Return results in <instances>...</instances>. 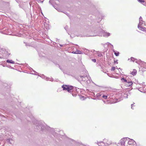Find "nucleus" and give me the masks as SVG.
<instances>
[{"label":"nucleus","mask_w":146,"mask_h":146,"mask_svg":"<svg viewBox=\"0 0 146 146\" xmlns=\"http://www.w3.org/2000/svg\"><path fill=\"white\" fill-rule=\"evenodd\" d=\"M34 125H35V128L37 129H41L43 131L45 130H49L50 128L48 126L46 125H44L40 122L37 120H35L34 121Z\"/></svg>","instance_id":"obj_1"},{"label":"nucleus","mask_w":146,"mask_h":146,"mask_svg":"<svg viewBox=\"0 0 146 146\" xmlns=\"http://www.w3.org/2000/svg\"><path fill=\"white\" fill-rule=\"evenodd\" d=\"M76 79L79 82H81V81L86 82V83L89 84L90 82V80L89 79L90 77L88 78V77L86 76H76L75 77Z\"/></svg>","instance_id":"obj_2"},{"label":"nucleus","mask_w":146,"mask_h":146,"mask_svg":"<svg viewBox=\"0 0 146 146\" xmlns=\"http://www.w3.org/2000/svg\"><path fill=\"white\" fill-rule=\"evenodd\" d=\"M101 31L100 33L97 34L98 36H102L103 35L105 37H108L110 36V33L104 32V30L101 29Z\"/></svg>","instance_id":"obj_3"},{"label":"nucleus","mask_w":146,"mask_h":146,"mask_svg":"<svg viewBox=\"0 0 146 146\" xmlns=\"http://www.w3.org/2000/svg\"><path fill=\"white\" fill-rule=\"evenodd\" d=\"M127 139H129L128 138H124L123 139H121L120 141V143L121 145H124L125 144V142Z\"/></svg>","instance_id":"obj_4"},{"label":"nucleus","mask_w":146,"mask_h":146,"mask_svg":"<svg viewBox=\"0 0 146 146\" xmlns=\"http://www.w3.org/2000/svg\"><path fill=\"white\" fill-rule=\"evenodd\" d=\"M73 86H72L68 85L67 87V89L66 90H67L68 92H71L73 88Z\"/></svg>","instance_id":"obj_5"},{"label":"nucleus","mask_w":146,"mask_h":146,"mask_svg":"<svg viewBox=\"0 0 146 146\" xmlns=\"http://www.w3.org/2000/svg\"><path fill=\"white\" fill-rule=\"evenodd\" d=\"M97 97H102L103 98H104V99H107V95H104L102 94H98L97 95Z\"/></svg>","instance_id":"obj_6"},{"label":"nucleus","mask_w":146,"mask_h":146,"mask_svg":"<svg viewBox=\"0 0 146 146\" xmlns=\"http://www.w3.org/2000/svg\"><path fill=\"white\" fill-rule=\"evenodd\" d=\"M126 82V85L128 87L131 86L133 84V83H132V82H131V81H127Z\"/></svg>","instance_id":"obj_7"},{"label":"nucleus","mask_w":146,"mask_h":146,"mask_svg":"<svg viewBox=\"0 0 146 146\" xmlns=\"http://www.w3.org/2000/svg\"><path fill=\"white\" fill-rule=\"evenodd\" d=\"M134 143H135V141L133 139H131L130 141H129L128 142V144L129 145L133 144Z\"/></svg>","instance_id":"obj_8"},{"label":"nucleus","mask_w":146,"mask_h":146,"mask_svg":"<svg viewBox=\"0 0 146 146\" xmlns=\"http://www.w3.org/2000/svg\"><path fill=\"white\" fill-rule=\"evenodd\" d=\"M68 85H63L62 86V88H63V90H66L67 89V87Z\"/></svg>","instance_id":"obj_9"},{"label":"nucleus","mask_w":146,"mask_h":146,"mask_svg":"<svg viewBox=\"0 0 146 146\" xmlns=\"http://www.w3.org/2000/svg\"><path fill=\"white\" fill-rule=\"evenodd\" d=\"M137 73L136 70L135 69L133 70V71L131 72V74L133 75H136Z\"/></svg>","instance_id":"obj_10"},{"label":"nucleus","mask_w":146,"mask_h":146,"mask_svg":"<svg viewBox=\"0 0 146 146\" xmlns=\"http://www.w3.org/2000/svg\"><path fill=\"white\" fill-rule=\"evenodd\" d=\"M8 63H10L11 64H14L15 62L13 61L12 60H7L6 61Z\"/></svg>","instance_id":"obj_11"},{"label":"nucleus","mask_w":146,"mask_h":146,"mask_svg":"<svg viewBox=\"0 0 146 146\" xmlns=\"http://www.w3.org/2000/svg\"><path fill=\"white\" fill-rule=\"evenodd\" d=\"M98 144L99 146H102L104 144L103 141H101L100 142H98Z\"/></svg>","instance_id":"obj_12"},{"label":"nucleus","mask_w":146,"mask_h":146,"mask_svg":"<svg viewBox=\"0 0 146 146\" xmlns=\"http://www.w3.org/2000/svg\"><path fill=\"white\" fill-rule=\"evenodd\" d=\"M138 28L140 29H141L142 31H143L144 30L145 28V27H141L139 25H138Z\"/></svg>","instance_id":"obj_13"},{"label":"nucleus","mask_w":146,"mask_h":146,"mask_svg":"<svg viewBox=\"0 0 146 146\" xmlns=\"http://www.w3.org/2000/svg\"><path fill=\"white\" fill-rule=\"evenodd\" d=\"M113 52H114V54L116 56H118L119 54V52H115V51L113 50Z\"/></svg>","instance_id":"obj_14"},{"label":"nucleus","mask_w":146,"mask_h":146,"mask_svg":"<svg viewBox=\"0 0 146 146\" xmlns=\"http://www.w3.org/2000/svg\"><path fill=\"white\" fill-rule=\"evenodd\" d=\"M84 52L85 54H87V53L89 52V50L86 49H85L84 50Z\"/></svg>","instance_id":"obj_15"},{"label":"nucleus","mask_w":146,"mask_h":146,"mask_svg":"<svg viewBox=\"0 0 146 146\" xmlns=\"http://www.w3.org/2000/svg\"><path fill=\"white\" fill-rule=\"evenodd\" d=\"M97 54L99 57H101L102 55V54L99 52H97Z\"/></svg>","instance_id":"obj_16"},{"label":"nucleus","mask_w":146,"mask_h":146,"mask_svg":"<svg viewBox=\"0 0 146 146\" xmlns=\"http://www.w3.org/2000/svg\"><path fill=\"white\" fill-rule=\"evenodd\" d=\"M75 53H76V54H82V53H81V52L79 50H77L75 52Z\"/></svg>","instance_id":"obj_17"},{"label":"nucleus","mask_w":146,"mask_h":146,"mask_svg":"<svg viewBox=\"0 0 146 146\" xmlns=\"http://www.w3.org/2000/svg\"><path fill=\"white\" fill-rule=\"evenodd\" d=\"M137 59L136 58H133V57H131V60L133 62L135 61Z\"/></svg>","instance_id":"obj_18"},{"label":"nucleus","mask_w":146,"mask_h":146,"mask_svg":"<svg viewBox=\"0 0 146 146\" xmlns=\"http://www.w3.org/2000/svg\"><path fill=\"white\" fill-rule=\"evenodd\" d=\"M121 80L122 81H123L124 82H127V80L125 79L124 78H121Z\"/></svg>","instance_id":"obj_19"},{"label":"nucleus","mask_w":146,"mask_h":146,"mask_svg":"<svg viewBox=\"0 0 146 146\" xmlns=\"http://www.w3.org/2000/svg\"><path fill=\"white\" fill-rule=\"evenodd\" d=\"M115 67L113 66L112 67H111V70L112 71H114V70H115Z\"/></svg>","instance_id":"obj_20"},{"label":"nucleus","mask_w":146,"mask_h":146,"mask_svg":"<svg viewBox=\"0 0 146 146\" xmlns=\"http://www.w3.org/2000/svg\"><path fill=\"white\" fill-rule=\"evenodd\" d=\"M138 1L141 3H143L145 2V1L144 0H138Z\"/></svg>","instance_id":"obj_21"},{"label":"nucleus","mask_w":146,"mask_h":146,"mask_svg":"<svg viewBox=\"0 0 146 146\" xmlns=\"http://www.w3.org/2000/svg\"><path fill=\"white\" fill-rule=\"evenodd\" d=\"M43 0H43L42 1H41V0H37V1L38 3L40 2L41 3H42L43 2Z\"/></svg>","instance_id":"obj_22"},{"label":"nucleus","mask_w":146,"mask_h":146,"mask_svg":"<svg viewBox=\"0 0 146 146\" xmlns=\"http://www.w3.org/2000/svg\"><path fill=\"white\" fill-rule=\"evenodd\" d=\"M139 21V23L138 25H141L143 24V21Z\"/></svg>","instance_id":"obj_23"},{"label":"nucleus","mask_w":146,"mask_h":146,"mask_svg":"<svg viewBox=\"0 0 146 146\" xmlns=\"http://www.w3.org/2000/svg\"><path fill=\"white\" fill-rule=\"evenodd\" d=\"M139 21H143L142 18L141 16H140L139 18Z\"/></svg>","instance_id":"obj_24"},{"label":"nucleus","mask_w":146,"mask_h":146,"mask_svg":"<svg viewBox=\"0 0 146 146\" xmlns=\"http://www.w3.org/2000/svg\"><path fill=\"white\" fill-rule=\"evenodd\" d=\"M92 60L94 62H96V60L95 59H92Z\"/></svg>","instance_id":"obj_25"},{"label":"nucleus","mask_w":146,"mask_h":146,"mask_svg":"<svg viewBox=\"0 0 146 146\" xmlns=\"http://www.w3.org/2000/svg\"><path fill=\"white\" fill-rule=\"evenodd\" d=\"M118 60H114V63H116L117 64L118 63V62H117Z\"/></svg>","instance_id":"obj_26"},{"label":"nucleus","mask_w":146,"mask_h":146,"mask_svg":"<svg viewBox=\"0 0 146 146\" xmlns=\"http://www.w3.org/2000/svg\"><path fill=\"white\" fill-rule=\"evenodd\" d=\"M124 95L125 96H124L126 98H128V95L127 94H125Z\"/></svg>","instance_id":"obj_27"},{"label":"nucleus","mask_w":146,"mask_h":146,"mask_svg":"<svg viewBox=\"0 0 146 146\" xmlns=\"http://www.w3.org/2000/svg\"><path fill=\"white\" fill-rule=\"evenodd\" d=\"M13 140L12 139H11V140L10 141V142L9 143H10V144H12V143H13Z\"/></svg>","instance_id":"obj_28"},{"label":"nucleus","mask_w":146,"mask_h":146,"mask_svg":"<svg viewBox=\"0 0 146 146\" xmlns=\"http://www.w3.org/2000/svg\"><path fill=\"white\" fill-rule=\"evenodd\" d=\"M50 80H49V81H50L52 82L53 81V79L52 78H50Z\"/></svg>","instance_id":"obj_29"},{"label":"nucleus","mask_w":146,"mask_h":146,"mask_svg":"<svg viewBox=\"0 0 146 146\" xmlns=\"http://www.w3.org/2000/svg\"><path fill=\"white\" fill-rule=\"evenodd\" d=\"M11 139H7V142H9V143L10 142V141L11 140Z\"/></svg>","instance_id":"obj_30"},{"label":"nucleus","mask_w":146,"mask_h":146,"mask_svg":"<svg viewBox=\"0 0 146 146\" xmlns=\"http://www.w3.org/2000/svg\"><path fill=\"white\" fill-rule=\"evenodd\" d=\"M133 104H131V108L133 110L134 109V108H133Z\"/></svg>","instance_id":"obj_31"},{"label":"nucleus","mask_w":146,"mask_h":146,"mask_svg":"<svg viewBox=\"0 0 146 146\" xmlns=\"http://www.w3.org/2000/svg\"><path fill=\"white\" fill-rule=\"evenodd\" d=\"M68 28V27L67 26H66L64 27V29H65L66 30V29Z\"/></svg>","instance_id":"obj_32"},{"label":"nucleus","mask_w":146,"mask_h":146,"mask_svg":"<svg viewBox=\"0 0 146 146\" xmlns=\"http://www.w3.org/2000/svg\"><path fill=\"white\" fill-rule=\"evenodd\" d=\"M107 44L108 45H111V43H109V42H108L107 43Z\"/></svg>","instance_id":"obj_33"},{"label":"nucleus","mask_w":146,"mask_h":146,"mask_svg":"<svg viewBox=\"0 0 146 146\" xmlns=\"http://www.w3.org/2000/svg\"><path fill=\"white\" fill-rule=\"evenodd\" d=\"M50 78H46V80H50Z\"/></svg>","instance_id":"obj_34"},{"label":"nucleus","mask_w":146,"mask_h":146,"mask_svg":"<svg viewBox=\"0 0 146 146\" xmlns=\"http://www.w3.org/2000/svg\"><path fill=\"white\" fill-rule=\"evenodd\" d=\"M30 68H31V69H32L33 70V71L34 72H35V70H33V69L32 68H31L30 67Z\"/></svg>","instance_id":"obj_35"},{"label":"nucleus","mask_w":146,"mask_h":146,"mask_svg":"<svg viewBox=\"0 0 146 146\" xmlns=\"http://www.w3.org/2000/svg\"><path fill=\"white\" fill-rule=\"evenodd\" d=\"M111 48H113V45H112V44H111Z\"/></svg>","instance_id":"obj_36"},{"label":"nucleus","mask_w":146,"mask_h":146,"mask_svg":"<svg viewBox=\"0 0 146 146\" xmlns=\"http://www.w3.org/2000/svg\"><path fill=\"white\" fill-rule=\"evenodd\" d=\"M49 3L50 4H52L51 3V0H50L49 1Z\"/></svg>","instance_id":"obj_37"},{"label":"nucleus","mask_w":146,"mask_h":146,"mask_svg":"<svg viewBox=\"0 0 146 146\" xmlns=\"http://www.w3.org/2000/svg\"><path fill=\"white\" fill-rule=\"evenodd\" d=\"M72 53H74V54H76V53H75V52H74V51H72Z\"/></svg>","instance_id":"obj_38"},{"label":"nucleus","mask_w":146,"mask_h":146,"mask_svg":"<svg viewBox=\"0 0 146 146\" xmlns=\"http://www.w3.org/2000/svg\"><path fill=\"white\" fill-rule=\"evenodd\" d=\"M58 65L59 67V68L60 69L62 70V69L60 68V66L59 65Z\"/></svg>","instance_id":"obj_39"},{"label":"nucleus","mask_w":146,"mask_h":146,"mask_svg":"<svg viewBox=\"0 0 146 146\" xmlns=\"http://www.w3.org/2000/svg\"><path fill=\"white\" fill-rule=\"evenodd\" d=\"M96 35H91L90 36H96Z\"/></svg>","instance_id":"obj_40"},{"label":"nucleus","mask_w":146,"mask_h":146,"mask_svg":"<svg viewBox=\"0 0 146 146\" xmlns=\"http://www.w3.org/2000/svg\"><path fill=\"white\" fill-rule=\"evenodd\" d=\"M91 52H93V51H92V50L91 51Z\"/></svg>","instance_id":"obj_41"},{"label":"nucleus","mask_w":146,"mask_h":146,"mask_svg":"<svg viewBox=\"0 0 146 146\" xmlns=\"http://www.w3.org/2000/svg\"><path fill=\"white\" fill-rule=\"evenodd\" d=\"M95 50H93V52H94Z\"/></svg>","instance_id":"obj_42"},{"label":"nucleus","mask_w":146,"mask_h":146,"mask_svg":"<svg viewBox=\"0 0 146 146\" xmlns=\"http://www.w3.org/2000/svg\"><path fill=\"white\" fill-rule=\"evenodd\" d=\"M60 46H62V45H60Z\"/></svg>","instance_id":"obj_43"},{"label":"nucleus","mask_w":146,"mask_h":146,"mask_svg":"<svg viewBox=\"0 0 146 146\" xmlns=\"http://www.w3.org/2000/svg\"><path fill=\"white\" fill-rule=\"evenodd\" d=\"M119 69H120L121 70L120 68H119Z\"/></svg>","instance_id":"obj_44"},{"label":"nucleus","mask_w":146,"mask_h":146,"mask_svg":"<svg viewBox=\"0 0 146 146\" xmlns=\"http://www.w3.org/2000/svg\"><path fill=\"white\" fill-rule=\"evenodd\" d=\"M135 62H137V61H135Z\"/></svg>","instance_id":"obj_45"}]
</instances>
